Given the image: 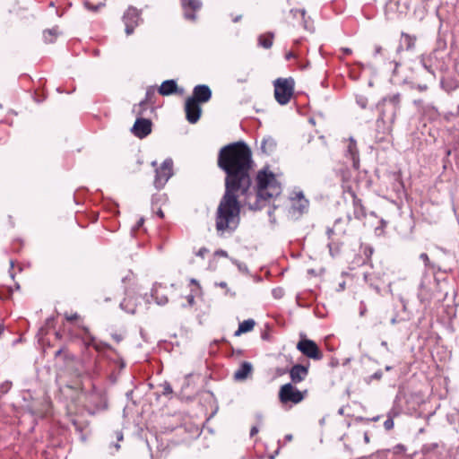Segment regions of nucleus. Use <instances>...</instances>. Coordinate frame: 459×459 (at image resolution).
<instances>
[{
	"instance_id": "f257e3e1",
	"label": "nucleus",
	"mask_w": 459,
	"mask_h": 459,
	"mask_svg": "<svg viewBox=\"0 0 459 459\" xmlns=\"http://www.w3.org/2000/svg\"><path fill=\"white\" fill-rule=\"evenodd\" d=\"M217 165L226 175L225 187L239 189L240 194L248 199L251 195L254 160L247 143L238 141L221 147Z\"/></svg>"
},
{
	"instance_id": "f03ea898",
	"label": "nucleus",
	"mask_w": 459,
	"mask_h": 459,
	"mask_svg": "<svg viewBox=\"0 0 459 459\" xmlns=\"http://www.w3.org/2000/svg\"><path fill=\"white\" fill-rule=\"evenodd\" d=\"M239 189L225 187L215 212V229L220 237L233 234L240 222L241 204L237 193Z\"/></svg>"
},
{
	"instance_id": "7ed1b4c3",
	"label": "nucleus",
	"mask_w": 459,
	"mask_h": 459,
	"mask_svg": "<svg viewBox=\"0 0 459 459\" xmlns=\"http://www.w3.org/2000/svg\"><path fill=\"white\" fill-rule=\"evenodd\" d=\"M255 203L248 204L249 210L260 211L264 207V202L277 197L281 193V184L276 180L273 172L268 168H264L258 171L255 178Z\"/></svg>"
},
{
	"instance_id": "20e7f679",
	"label": "nucleus",
	"mask_w": 459,
	"mask_h": 459,
	"mask_svg": "<svg viewBox=\"0 0 459 459\" xmlns=\"http://www.w3.org/2000/svg\"><path fill=\"white\" fill-rule=\"evenodd\" d=\"M402 95L399 92L386 95L377 105L379 116L394 123L401 109Z\"/></svg>"
},
{
	"instance_id": "39448f33",
	"label": "nucleus",
	"mask_w": 459,
	"mask_h": 459,
	"mask_svg": "<svg viewBox=\"0 0 459 459\" xmlns=\"http://www.w3.org/2000/svg\"><path fill=\"white\" fill-rule=\"evenodd\" d=\"M273 86L276 101L281 106L288 104L294 92V79L292 77L277 78L273 82Z\"/></svg>"
},
{
	"instance_id": "423d86ee",
	"label": "nucleus",
	"mask_w": 459,
	"mask_h": 459,
	"mask_svg": "<svg viewBox=\"0 0 459 459\" xmlns=\"http://www.w3.org/2000/svg\"><path fill=\"white\" fill-rule=\"evenodd\" d=\"M290 200L291 202L290 213L296 219L308 212L309 201L305 197L302 190H293Z\"/></svg>"
},
{
	"instance_id": "0eeeda50",
	"label": "nucleus",
	"mask_w": 459,
	"mask_h": 459,
	"mask_svg": "<svg viewBox=\"0 0 459 459\" xmlns=\"http://www.w3.org/2000/svg\"><path fill=\"white\" fill-rule=\"evenodd\" d=\"M172 176L173 160L171 158H167L163 160L161 165L155 169L154 187L158 190L162 189Z\"/></svg>"
},
{
	"instance_id": "6e6552de",
	"label": "nucleus",
	"mask_w": 459,
	"mask_h": 459,
	"mask_svg": "<svg viewBox=\"0 0 459 459\" xmlns=\"http://www.w3.org/2000/svg\"><path fill=\"white\" fill-rule=\"evenodd\" d=\"M305 393H307V390L302 393L297 389L292 383H287L281 386L279 399L281 403H292L297 404L303 401Z\"/></svg>"
},
{
	"instance_id": "1a4fd4ad",
	"label": "nucleus",
	"mask_w": 459,
	"mask_h": 459,
	"mask_svg": "<svg viewBox=\"0 0 459 459\" xmlns=\"http://www.w3.org/2000/svg\"><path fill=\"white\" fill-rule=\"evenodd\" d=\"M152 129V122L149 118L143 117V111H137V117L131 127V133L139 139L147 137Z\"/></svg>"
},
{
	"instance_id": "9d476101",
	"label": "nucleus",
	"mask_w": 459,
	"mask_h": 459,
	"mask_svg": "<svg viewBox=\"0 0 459 459\" xmlns=\"http://www.w3.org/2000/svg\"><path fill=\"white\" fill-rule=\"evenodd\" d=\"M142 11L134 6H129L124 13L123 22L125 23V32L126 35L134 33V29L143 22Z\"/></svg>"
},
{
	"instance_id": "9b49d317",
	"label": "nucleus",
	"mask_w": 459,
	"mask_h": 459,
	"mask_svg": "<svg viewBox=\"0 0 459 459\" xmlns=\"http://www.w3.org/2000/svg\"><path fill=\"white\" fill-rule=\"evenodd\" d=\"M297 349L308 359L320 360L323 358L322 351L313 340L301 338L297 343Z\"/></svg>"
},
{
	"instance_id": "f8f14e48",
	"label": "nucleus",
	"mask_w": 459,
	"mask_h": 459,
	"mask_svg": "<svg viewBox=\"0 0 459 459\" xmlns=\"http://www.w3.org/2000/svg\"><path fill=\"white\" fill-rule=\"evenodd\" d=\"M212 96L211 88L207 84H197L193 89L192 96L188 97L191 101L198 103L208 102Z\"/></svg>"
},
{
	"instance_id": "ddd939ff",
	"label": "nucleus",
	"mask_w": 459,
	"mask_h": 459,
	"mask_svg": "<svg viewBox=\"0 0 459 459\" xmlns=\"http://www.w3.org/2000/svg\"><path fill=\"white\" fill-rule=\"evenodd\" d=\"M200 104L201 103L196 101H191L189 98L186 99L185 103V111L186 120L190 124H195L200 119L202 114Z\"/></svg>"
},
{
	"instance_id": "4468645a",
	"label": "nucleus",
	"mask_w": 459,
	"mask_h": 459,
	"mask_svg": "<svg viewBox=\"0 0 459 459\" xmlns=\"http://www.w3.org/2000/svg\"><path fill=\"white\" fill-rule=\"evenodd\" d=\"M394 124L389 123L388 119L378 116L376 121V137L378 142H383L385 136L391 134Z\"/></svg>"
},
{
	"instance_id": "2eb2a0df",
	"label": "nucleus",
	"mask_w": 459,
	"mask_h": 459,
	"mask_svg": "<svg viewBox=\"0 0 459 459\" xmlns=\"http://www.w3.org/2000/svg\"><path fill=\"white\" fill-rule=\"evenodd\" d=\"M437 58L436 56L435 51L429 55H421L420 57V65L429 74L432 80H435L437 77Z\"/></svg>"
},
{
	"instance_id": "dca6fc26",
	"label": "nucleus",
	"mask_w": 459,
	"mask_h": 459,
	"mask_svg": "<svg viewBox=\"0 0 459 459\" xmlns=\"http://www.w3.org/2000/svg\"><path fill=\"white\" fill-rule=\"evenodd\" d=\"M345 157L351 160V165L355 169H359V154L357 147V142L352 136H351L348 140V144L345 150Z\"/></svg>"
},
{
	"instance_id": "f3484780",
	"label": "nucleus",
	"mask_w": 459,
	"mask_h": 459,
	"mask_svg": "<svg viewBox=\"0 0 459 459\" xmlns=\"http://www.w3.org/2000/svg\"><path fill=\"white\" fill-rule=\"evenodd\" d=\"M309 364H295L289 369L291 383L299 384L306 379L308 375Z\"/></svg>"
},
{
	"instance_id": "a211bd4d",
	"label": "nucleus",
	"mask_w": 459,
	"mask_h": 459,
	"mask_svg": "<svg viewBox=\"0 0 459 459\" xmlns=\"http://www.w3.org/2000/svg\"><path fill=\"white\" fill-rule=\"evenodd\" d=\"M182 6L185 11V18L195 21L196 19V15L194 12L201 8L202 2L200 0H183Z\"/></svg>"
},
{
	"instance_id": "6ab92c4d",
	"label": "nucleus",
	"mask_w": 459,
	"mask_h": 459,
	"mask_svg": "<svg viewBox=\"0 0 459 459\" xmlns=\"http://www.w3.org/2000/svg\"><path fill=\"white\" fill-rule=\"evenodd\" d=\"M158 92L162 96H169L174 93H182L183 89H178L177 81L174 79L165 80L158 88Z\"/></svg>"
},
{
	"instance_id": "aec40b11",
	"label": "nucleus",
	"mask_w": 459,
	"mask_h": 459,
	"mask_svg": "<svg viewBox=\"0 0 459 459\" xmlns=\"http://www.w3.org/2000/svg\"><path fill=\"white\" fill-rule=\"evenodd\" d=\"M277 143L271 135L264 136L260 144V151L265 155H271L276 150Z\"/></svg>"
},
{
	"instance_id": "412c9836",
	"label": "nucleus",
	"mask_w": 459,
	"mask_h": 459,
	"mask_svg": "<svg viewBox=\"0 0 459 459\" xmlns=\"http://www.w3.org/2000/svg\"><path fill=\"white\" fill-rule=\"evenodd\" d=\"M160 288L161 284L155 282L151 290V297L154 299L157 305L164 306L168 303L169 299L167 295L160 292Z\"/></svg>"
},
{
	"instance_id": "4be33fe9",
	"label": "nucleus",
	"mask_w": 459,
	"mask_h": 459,
	"mask_svg": "<svg viewBox=\"0 0 459 459\" xmlns=\"http://www.w3.org/2000/svg\"><path fill=\"white\" fill-rule=\"evenodd\" d=\"M352 204H353V215H354V218L357 219V220H359V221L363 220L364 218H366L367 213H366L365 207H364V205L362 204V200L358 198L355 194H353Z\"/></svg>"
},
{
	"instance_id": "5701e85b",
	"label": "nucleus",
	"mask_w": 459,
	"mask_h": 459,
	"mask_svg": "<svg viewBox=\"0 0 459 459\" xmlns=\"http://www.w3.org/2000/svg\"><path fill=\"white\" fill-rule=\"evenodd\" d=\"M253 366L248 361H243L238 370L234 373L235 380H245L247 376L252 372Z\"/></svg>"
},
{
	"instance_id": "b1692460",
	"label": "nucleus",
	"mask_w": 459,
	"mask_h": 459,
	"mask_svg": "<svg viewBox=\"0 0 459 459\" xmlns=\"http://www.w3.org/2000/svg\"><path fill=\"white\" fill-rule=\"evenodd\" d=\"M255 325V321L252 318L244 320L239 323L238 330L234 333V336H239L243 333L251 332Z\"/></svg>"
},
{
	"instance_id": "393cba45",
	"label": "nucleus",
	"mask_w": 459,
	"mask_h": 459,
	"mask_svg": "<svg viewBox=\"0 0 459 459\" xmlns=\"http://www.w3.org/2000/svg\"><path fill=\"white\" fill-rule=\"evenodd\" d=\"M416 39L415 36L406 32H402L401 34V43H403L407 51L412 50L415 48Z\"/></svg>"
},
{
	"instance_id": "a878e982",
	"label": "nucleus",
	"mask_w": 459,
	"mask_h": 459,
	"mask_svg": "<svg viewBox=\"0 0 459 459\" xmlns=\"http://www.w3.org/2000/svg\"><path fill=\"white\" fill-rule=\"evenodd\" d=\"M413 105L423 112L431 111L433 115H437V109L431 103H425L423 100L417 99L413 100Z\"/></svg>"
},
{
	"instance_id": "bb28decb",
	"label": "nucleus",
	"mask_w": 459,
	"mask_h": 459,
	"mask_svg": "<svg viewBox=\"0 0 459 459\" xmlns=\"http://www.w3.org/2000/svg\"><path fill=\"white\" fill-rule=\"evenodd\" d=\"M59 34L60 31L56 26L51 29H47L43 31V39L45 43H53Z\"/></svg>"
},
{
	"instance_id": "cd10ccee",
	"label": "nucleus",
	"mask_w": 459,
	"mask_h": 459,
	"mask_svg": "<svg viewBox=\"0 0 459 459\" xmlns=\"http://www.w3.org/2000/svg\"><path fill=\"white\" fill-rule=\"evenodd\" d=\"M273 33L268 32L265 35H260L258 37V46L265 49H269L273 46Z\"/></svg>"
},
{
	"instance_id": "c85d7f7f",
	"label": "nucleus",
	"mask_w": 459,
	"mask_h": 459,
	"mask_svg": "<svg viewBox=\"0 0 459 459\" xmlns=\"http://www.w3.org/2000/svg\"><path fill=\"white\" fill-rule=\"evenodd\" d=\"M156 87L152 85L146 89L145 97L141 100V106H146L147 104H153L156 97Z\"/></svg>"
},
{
	"instance_id": "c756f323",
	"label": "nucleus",
	"mask_w": 459,
	"mask_h": 459,
	"mask_svg": "<svg viewBox=\"0 0 459 459\" xmlns=\"http://www.w3.org/2000/svg\"><path fill=\"white\" fill-rule=\"evenodd\" d=\"M87 347H93L96 351H101L103 348L111 349L110 345L106 342H97L95 337L91 336L90 340L85 342Z\"/></svg>"
},
{
	"instance_id": "7c9ffc66",
	"label": "nucleus",
	"mask_w": 459,
	"mask_h": 459,
	"mask_svg": "<svg viewBox=\"0 0 459 459\" xmlns=\"http://www.w3.org/2000/svg\"><path fill=\"white\" fill-rule=\"evenodd\" d=\"M120 308L126 311L128 314H134L136 310V306L131 300L126 299H123L119 305Z\"/></svg>"
},
{
	"instance_id": "2f4dec72",
	"label": "nucleus",
	"mask_w": 459,
	"mask_h": 459,
	"mask_svg": "<svg viewBox=\"0 0 459 459\" xmlns=\"http://www.w3.org/2000/svg\"><path fill=\"white\" fill-rule=\"evenodd\" d=\"M438 447V443H427L421 446L420 452L422 455H427L434 452Z\"/></svg>"
},
{
	"instance_id": "473e14b6",
	"label": "nucleus",
	"mask_w": 459,
	"mask_h": 459,
	"mask_svg": "<svg viewBox=\"0 0 459 459\" xmlns=\"http://www.w3.org/2000/svg\"><path fill=\"white\" fill-rule=\"evenodd\" d=\"M396 415L397 413L394 412L393 411H390L387 413V419L384 422V428L385 429V430H391L394 428V417Z\"/></svg>"
},
{
	"instance_id": "72a5a7b5",
	"label": "nucleus",
	"mask_w": 459,
	"mask_h": 459,
	"mask_svg": "<svg viewBox=\"0 0 459 459\" xmlns=\"http://www.w3.org/2000/svg\"><path fill=\"white\" fill-rule=\"evenodd\" d=\"M327 247L329 249V253L332 257H335L340 253V246L334 242H329L327 244Z\"/></svg>"
},
{
	"instance_id": "f704fd0d",
	"label": "nucleus",
	"mask_w": 459,
	"mask_h": 459,
	"mask_svg": "<svg viewBox=\"0 0 459 459\" xmlns=\"http://www.w3.org/2000/svg\"><path fill=\"white\" fill-rule=\"evenodd\" d=\"M230 261L233 264H235L238 271L241 272V273H248V267L247 265L243 263V262H240L235 258H230Z\"/></svg>"
},
{
	"instance_id": "c9c22d12",
	"label": "nucleus",
	"mask_w": 459,
	"mask_h": 459,
	"mask_svg": "<svg viewBox=\"0 0 459 459\" xmlns=\"http://www.w3.org/2000/svg\"><path fill=\"white\" fill-rule=\"evenodd\" d=\"M160 386L162 387V394L165 396L170 395L173 393V389L171 385L165 381L163 382Z\"/></svg>"
},
{
	"instance_id": "e433bc0d",
	"label": "nucleus",
	"mask_w": 459,
	"mask_h": 459,
	"mask_svg": "<svg viewBox=\"0 0 459 459\" xmlns=\"http://www.w3.org/2000/svg\"><path fill=\"white\" fill-rule=\"evenodd\" d=\"M12 387V382L11 381H4L0 384V394L4 395L9 392V390Z\"/></svg>"
},
{
	"instance_id": "4c0bfd02",
	"label": "nucleus",
	"mask_w": 459,
	"mask_h": 459,
	"mask_svg": "<svg viewBox=\"0 0 459 459\" xmlns=\"http://www.w3.org/2000/svg\"><path fill=\"white\" fill-rule=\"evenodd\" d=\"M383 377L381 369L377 370L374 374L366 378V382L369 384L372 380H380Z\"/></svg>"
},
{
	"instance_id": "58836bf2",
	"label": "nucleus",
	"mask_w": 459,
	"mask_h": 459,
	"mask_svg": "<svg viewBox=\"0 0 459 459\" xmlns=\"http://www.w3.org/2000/svg\"><path fill=\"white\" fill-rule=\"evenodd\" d=\"M272 295L274 299H281L284 295V290L281 287H276L272 290Z\"/></svg>"
},
{
	"instance_id": "ea45409f",
	"label": "nucleus",
	"mask_w": 459,
	"mask_h": 459,
	"mask_svg": "<svg viewBox=\"0 0 459 459\" xmlns=\"http://www.w3.org/2000/svg\"><path fill=\"white\" fill-rule=\"evenodd\" d=\"M356 103L361 108H366L368 105V99L363 95L356 96Z\"/></svg>"
},
{
	"instance_id": "a19ab883",
	"label": "nucleus",
	"mask_w": 459,
	"mask_h": 459,
	"mask_svg": "<svg viewBox=\"0 0 459 459\" xmlns=\"http://www.w3.org/2000/svg\"><path fill=\"white\" fill-rule=\"evenodd\" d=\"M441 28H442V23H440V25H439V31H438V37L437 39V44L438 48H445L446 47V42L445 39H443L440 34Z\"/></svg>"
},
{
	"instance_id": "79ce46f5",
	"label": "nucleus",
	"mask_w": 459,
	"mask_h": 459,
	"mask_svg": "<svg viewBox=\"0 0 459 459\" xmlns=\"http://www.w3.org/2000/svg\"><path fill=\"white\" fill-rule=\"evenodd\" d=\"M84 5L87 9L93 11V12H97L100 7L104 6V4L100 3L99 4L93 5V4H90L89 2H85Z\"/></svg>"
},
{
	"instance_id": "37998d69",
	"label": "nucleus",
	"mask_w": 459,
	"mask_h": 459,
	"mask_svg": "<svg viewBox=\"0 0 459 459\" xmlns=\"http://www.w3.org/2000/svg\"><path fill=\"white\" fill-rule=\"evenodd\" d=\"M411 89H416L417 91L422 92V91H426L429 87L426 83H423V84H420V83H418V84H415V83H411Z\"/></svg>"
},
{
	"instance_id": "c03bdc74",
	"label": "nucleus",
	"mask_w": 459,
	"mask_h": 459,
	"mask_svg": "<svg viewBox=\"0 0 459 459\" xmlns=\"http://www.w3.org/2000/svg\"><path fill=\"white\" fill-rule=\"evenodd\" d=\"M108 408V402L105 398H100V403L96 405V411H104Z\"/></svg>"
},
{
	"instance_id": "a18cd8bd",
	"label": "nucleus",
	"mask_w": 459,
	"mask_h": 459,
	"mask_svg": "<svg viewBox=\"0 0 459 459\" xmlns=\"http://www.w3.org/2000/svg\"><path fill=\"white\" fill-rule=\"evenodd\" d=\"M147 110L146 106H141V101L133 107V113H134L137 116V111H143V116L145 115V112Z\"/></svg>"
},
{
	"instance_id": "49530a36",
	"label": "nucleus",
	"mask_w": 459,
	"mask_h": 459,
	"mask_svg": "<svg viewBox=\"0 0 459 459\" xmlns=\"http://www.w3.org/2000/svg\"><path fill=\"white\" fill-rule=\"evenodd\" d=\"M373 56L375 57L377 56H385V49L380 45H375Z\"/></svg>"
},
{
	"instance_id": "de8ad7c7",
	"label": "nucleus",
	"mask_w": 459,
	"mask_h": 459,
	"mask_svg": "<svg viewBox=\"0 0 459 459\" xmlns=\"http://www.w3.org/2000/svg\"><path fill=\"white\" fill-rule=\"evenodd\" d=\"M368 277H369L368 274H367V273L364 274L365 281L368 282L369 284L370 288H372L374 290H376L377 293H380V288L377 285H375L372 282H369Z\"/></svg>"
},
{
	"instance_id": "09e8293b",
	"label": "nucleus",
	"mask_w": 459,
	"mask_h": 459,
	"mask_svg": "<svg viewBox=\"0 0 459 459\" xmlns=\"http://www.w3.org/2000/svg\"><path fill=\"white\" fill-rule=\"evenodd\" d=\"M300 13L301 17H302V20H305V17H306V10L305 9H291L290 10V13L293 14V16H296L297 13Z\"/></svg>"
},
{
	"instance_id": "8fccbe9b",
	"label": "nucleus",
	"mask_w": 459,
	"mask_h": 459,
	"mask_svg": "<svg viewBox=\"0 0 459 459\" xmlns=\"http://www.w3.org/2000/svg\"><path fill=\"white\" fill-rule=\"evenodd\" d=\"M420 259L424 262V264L426 267L429 266V255L426 253H421L420 255Z\"/></svg>"
},
{
	"instance_id": "3c124183",
	"label": "nucleus",
	"mask_w": 459,
	"mask_h": 459,
	"mask_svg": "<svg viewBox=\"0 0 459 459\" xmlns=\"http://www.w3.org/2000/svg\"><path fill=\"white\" fill-rule=\"evenodd\" d=\"M373 253H374V249H373V247H366L364 248V255H366V257H367L368 259H370V257H371V255H373Z\"/></svg>"
},
{
	"instance_id": "603ef678",
	"label": "nucleus",
	"mask_w": 459,
	"mask_h": 459,
	"mask_svg": "<svg viewBox=\"0 0 459 459\" xmlns=\"http://www.w3.org/2000/svg\"><path fill=\"white\" fill-rule=\"evenodd\" d=\"M380 419V416L377 415L376 417H373L371 419H368V418H363V417H358L356 420H360V421H367V422H369V421H377L378 420Z\"/></svg>"
},
{
	"instance_id": "864d4df0",
	"label": "nucleus",
	"mask_w": 459,
	"mask_h": 459,
	"mask_svg": "<svg viewBox=\"0 0 459 459\" xmlns=\"http://www.w3.org/2000/svg\"><path fill=\"white\" fill-rule=\"evenodd\" d=\"M366 312H367L366 304L364 303V301H361L360 305H359V316H364Z\"/></svg>"
},
{
	"instance_id": "5fc2aeb1",
	"label": "nucleus",
	"mask_w": 459,
	"mask_h": 459,
	"mask_svg": "<svg viewBox=\"0 0 459 459\" xmlns=\"http://www.w3.org/2000/svg\"><path fill=\"white\" fill-rule=\"evenodd\" d=\"M67 321H74L79 318V315L74 313L73 315H68L67 313L65 315Z\"/></svg>"
},
{
	"instance_id": "6e6d98bb",
	"label": "nucleus",
	"mask_w": 459,
	"mask_h": 459,
	"mask_svg": "<svg viewBox=\"0 0 459 459\" xmlns=\"http://www.w3.org/2000/svg\"><path fill=\"white\" fill-rule=\"evenodd\" d=\"M215 255L223 256V257H229L228 252L223 249H218L214 253Z\"/></svg>"
},
{
	"instance_id": "4d7b16f0",
	"label": "nucleus",
	"mask_w": 459,
	"mask_h": 459,
	"mask_svg": "<svg viewBox=\"0 0 459 459\" xmlns=\"http://www.w3.org/2000/svg\"><path fill=\"white\" fill-rule=\"evenodd\" d=\"M208 252L206 247H201L196 253L197 256L204 257L205 254Z\"/></svg>"
},
{
	"instance_id": "13d9d810",
	"label": "nucleus",
	"mask_w": 459,
	"mask_h": 459,
	"mask_svg": "<svg viewBox=\"0 0 459 459\" xmlns=\"http://www.w3.org/2000/svg\"><path fill=\"white\" fill-rule=\"evenodd\" d=\"M286 373H289V369L288 368H278L276 369L277 376H282V375H284Z\"/></svg>"
},
{
	"instance_id": "bf43d9fd",
	"label": "nucleus",
	"mask_w": 459,
	"mask_h": 459,
	"mask_svg": "<svg viewBox=\"0 0 459 459\" xmlns=\"http://www.w3.org/2000/svg\"><path fill=\"white\" fill-rule=\"evenodd\" d=\"M116 363H117L118 368H119V369H120V370H122V369H123V368H125V367H126V362H125V361H124V359H121V358H119V359H117V361H116Z\"/></svg>"
},
{
	"instance_id": "052dcab7",
	"label": "nucleus",
	"mask_w": 459,
	"mask_h": 459,
	"mask_svg": "<svg viewBox=\"0 0 459 459\" xmlns=\"http://www.w3.org/2000/svg\"><path fill=\"white\" fill-rule=\"evenodd\" d=\"M389 64H394V70H393V74H396V71H397V68L401 65V63L400 62H397V61H390Z\"/></svg>"
},
{
	"instance_id": "680f3d73",
	"label": "nucleus",
	"mask_w": 459,
	"mask_h": 459,
	"mask_svg": "<svg viewBox=\"0 0 459 459\" xmlns=\"http://www.w3.org/2000/svg\"><path fill=\"white\" fill-rule=\"evenodd\" d=\"M395 452H403L406 450L405 446L402 444H398L394 446Z\"/></svg>"
},
{
	"instance_id": "e2e57ef3",
	"label": "nucleus",
	"mask_w": 459,
	"mask_h": 459,
	"mask_svg": "<svg viewBox=\"0 0 459 459\" xmlns=\"http://www.w3.org/2000/svg\"><path fill=\"white\" fill-rule=\"evenodd\" d=\"M403 320V318H398V316L395 315L394 316L392 317V319L390 320V323H391V325H395Z\"/></svg>"
},
{
	"instance_id": "0e129e2a",
	"label": "nucleus",
	"mask_w": 459,
	"mask_h": 459,
	"mask_svg": "<svg viewBox=\"0 0 459 459\" xmlns=\"http://www.w3.org/2000/svg\"><path fill=\"white\" fill-rule=\"evenodd\" d=\"M399 300L402 303L403 310L406 311V309H407V302H406V300L401 295L399 296Z\"/></svg>"
},
{
	"instance_id": "69168bd1",
	"label": "nucleus",
	"mask_w": 459,
	"mask_h": 459,
	"mask_svg": "<svg viewBox=\"0 0 459 459\" xmlns=\"http://www.w3.org/2000/svg\"><path fill=\"white\" fill-rule=\"evenodd\" d=\"M258 428L256 426H253L250 429V437H254L255 434L258 433Z\"/></svg>"
},
{
	"instance_id": "338daca9",
	"label": "nucleus",
	"mask_w": 459,
	"mask_h": 459,
	"mask_svg": "<svg viewBox=\"0 0 459 459\" xmlns=\"http://www.w3.org/2000/svg\"><path fill=\"white\" fill-rule=\"evenodd\" d=\"M333 233H334V230H333V228H329V227H328V228L326 229V235H327V237H328V238H329V239H331V238H332V236L333 235Z\"/></svg>"
},
{
	"instance_id": "774afa93",
	"label": "nucleus",
	"mask_w": 459,
	"mask_h": 459,
	"mask_svg": "<svg viewBox=\"0 0 459 459\" xmlns=\"http://www.w3.org/2000/svg\"><path fill=\"white\" fill-rule=\"evenodd\" d=\"M452 117H455V113H452V112H447L444 115V118L446 120V121H450V118Z\"/></svg>"
}]
</instances>
